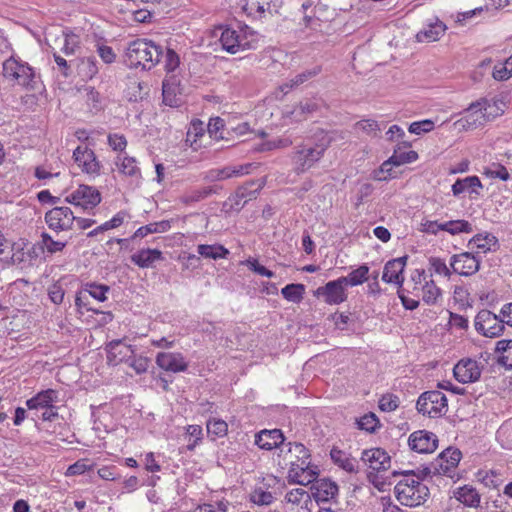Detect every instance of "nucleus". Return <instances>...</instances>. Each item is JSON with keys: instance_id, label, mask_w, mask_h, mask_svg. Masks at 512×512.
Instances as JSON below:
<instances>
[{"instance_id": "6e6d98bb", "label": "nucleus", "mask_w": 512, "mask_h": 512, "mask_svg": "<svg viewBox=\"0 0 512 512\" xmlns=\"http://www.w3.org/2000/svg\"><path fill=\"white\" fill-rule=\"evenodd\" d=\"M109 290V286L105 284L87 283L82 291L95 300L104 302L107 300V293Z\"/></svg>"}, {"instance_id": "72a5a7b5", "label": "nucleus", "mask_w": 512, "mask_h": 512, "mask_svg": "<svg viewBox=\"0 0 512 512\" xmlns=\"http://www.w3.org/2000/svg\"><path fill=\"white\" fill-rule=\"evenodd\" d=\"M411 146L408 142L397 145L390 156L395 162V166L413 163L418 160L419 155L416 151L409 149Z\"/></svg>"}, {"instance_id": "f257e3e1", "label": "nucleus", "mask_w": 512, "mask_h": 512, "mask_svg": "<svg viewBox=\"0 0 512 512\" xmlns=\"http://www.w3.org/2000/svg\"><path fill=\"white\" fill-rule=\"evenodd\" d=\"M163 50L150 39L138 38L128 43L125 51L126 62L130 68L151 70L160 61Z\"/></svg>"}, {"instance_id": "4d7b16f0", "label": "nucleus", "mask_w": 512, "mask_h": 512, "mask_svg": "<svg viewBox=\"0 0 512 512\" xmlns=\"http://www.w3.org/2000/svg\"><path fill=\"white\" fill-rule=\"evenodd\" d=\"M40 248L45 250L48 254H54L61 252L65 246V242L54 240L48 233L43 232L41 234V242L39 243Z\"/></svg>"}, {"instance_id": "3c124183", "label": "nucleus", "mask_w": 512, "mask_h": 512, "mask_svg": "<svg viewBox=\"0 0 512 512\" xmlns=\"http://www.w3.org/2000/svg\"><path fill=\"white\" fill-rule=\"evenodd\" d=\"M206 429L209 436L213 439L223 438L228 433V424L219 418H211L206 423Z\"/></svg>"}, {"instance_id": "aec40b11", "label": "nucleus", "mask_w": 512, "mask_h": 512, "mask_svg": "<svg viewBox=\"0 0 512 512\" xmlns=\"http://www.w3.org/2000/svg\"><path fill=\"white\" fill-rule=\"evenodd\" d=\"M485 122L481 111V103H472L461 118L454 122V127L459 132L469 131L483 125Z\"/></svg>"}, {"instance_id": "774afa93", "label": "nucleus", "mask_w": 512, "mask_h": 512, "mask_svg": "<svg viewBox=\"0 0 512 512\" xmlns=\"http://www.w3.org/2000/svg\"><path fill=\"white\" fill-rule=\"evenodd\" d=\"M180 65L179 55L171 48H167L164 56V68L167 73L174 72Z\"/></svg>"}, {"instance_id": "423d86ee", "label": "nucleus", "mask_w": 512, "mask_h": 512, "mask_svg": "<svg viewBox=\"0 0 512 512\" xmlns=\"http://www.w3.org/2000/svg\"><path fill=\"white\" fill-rule=\"evenodd\" d=\"M58 401V391L46 389L39 391L26 401V406L31 411L41 410L42 421L52 422L58 417V408L55 403Z\"/></svg>"}, {"instance_id": "c03bdc74", "label": "nucleus", "mask_w": 512, "mask_h": 512, "mask_svg": "<svg viewBox=\"0 0 512 512\" xmlns=\"http://www.w3.org/2000/svg\"><path fill=\"white\" fill-rule=\"evenodd\" d=\"M333 462L347 472L356 470V460L348 456L345 452L333 448L330 452Z\"/></svg>"}, {"instance_id": "37998d69", "label": "nucleus", "mask_w": 512, "mask_h": 512, "mask_svg": "<svg viewBox=\"0 0 512 512\" xmlns=\"http://www.w3.org/2000/svg\"><path fill=\"white\" fill-rule=\"evenodd\" d=\"M354 130L368 137H377L381 132L380 124L375 119H362L354 124Z\"/></svg>"}, {"instance_id": "603ef678", "label": "nucleus", "mask_w": 512, "mask_h": 512, "mask_svg": "<svg viewBox=\"0 0 512 512\" xmlns=\"http://www.w3.org/2000/svg\"><path fill=\"white\" fill-rule=\"evenodd\" d=\"M94 467L95 464L93 462L87 458H82L69 465L64 474L66 477L79 476L93 470Z\"/></svg>"}, {"instance_id": "dca6fc26", "label": "nucleus", "mask_w": 512, "mask_h": 512, "mask_svg": "<svg viewBox=\"0 0 512 512\" xmlns=\"http://www.w3.org/2000/svg\"><path fill=\"white\" fill-rule=\"evenodd\" d=\"M408 444L411 450L417 453L429 454L437 449L438 438L432 432L418 430L410 434Z\"/></svg>"}, {"instance_id": "7c9ffc66", "label": "nucleus", "mask_w": 512, "mask_h": 512, "mask_svg": "<svg viewBox=\"0 0 512 512\" xmlns=\"http://www.w3.org/2000/svg\"><path fill=\"white\" fill-rule=\"evenodd\" d=\"M453 497L466 507L476 508L480 504V494L478 491L469 485H464L456 488L453 491Z\"/></svg>"}, {"instance_id": "20e7f679", "label": "nucleus", "mask_w": 512, "mask_h": 512, "mask_svg": "<svg viewBox=\"0 0 512 512\" xmlns=\"http://www.w3.org/2000/svg\"><path fill=\"white\" fill-rule=\"evenodd\" d=\"M411 282L412 293L421 297L428 305L437 303L442 296V291L432 279L431 273H427L424 269H415L411 274Z\"/></svg>"}, {"instance_id": "cd10ccee", "label": "nucleus", "mask_w": 512, "mask_h": 512, "mask_svg": "<svg viewBox=\"0 0 512 512\" xmlns=\"http://www.w3.org/2000/svg\"><path fill=\"white\" fill-rule=\"evenodd\" d=\"M206 125L199 119H193L188 127L185 143L192 150L198 151L206 146Z\"/></svg>"}, {"instance_id": "9b49d317", "label": "nucleus", "mask_w": 512, "mask_h": 512, "mask_svg": "<svg viewBox=\"0 0 512 512\" xmlns=\"http://www.w3.org/2000/svg\"><path fill=\"white\" fill-rule=\"evenodd\" d=\"M102 200L101 193L96 187L81 184L75 190L70 192L65 201L74 206L81 207L83 210H92L100 204Z\"/></svg>"}, {"instance_id": "58836bf2", "label": "nucleus", "mask_w": 512, "mask_h": 512, "mask_svg": "<svg viewBox=\"0 0 512 512\" xmlns=\"http://www.w3.org/2000/svg\"><path fill=\"white\" fill-rule=\"evenodd\" d=\"M496 352L498 354V363L506 369H512V339L498 341Z\"/></svg>"}, {"instance_id": "6ab92c4d", "label": "nucleus", "mask_w": 512, "mask_h": 512, "mask_svg": "<svg viewBox=\"0 0 512 512\" xmlns=\"http://www.w3.org/2000/svg\"><path fill=\"white\" fill-rule=\"evenodd\" d=\"M462 453L457 448L449 447L445 449L434 462V470L438 474L451 476L458 466Z\"/></svg>"}, {"instance_id": "2eb2a0df", "label": "nucleus", "mask_w": 512, "mask_h": 512, "mask_svg": "<svg viewBox=\"0 0 512 512\" xmlns=\"http://www.w3.org/2000/svg\"><path fill=\"white\" fill-rule=\"evenodd\" d=\"M482 368L478 361L471 358H463L454 366L453 374L460 383H473L480 379Z\"/></svg>"}, {"instance_id": "49530a36", "label": "nucleus", "mask_w": 512, "mask_h": 512, "mask_svg": "<svg viewBox=\"0 0 512 512\" xmlns=\"http://www.w3.org/2000/svg\"><path fill=\"white\" fill-rule=\"evenodd\" d=\"M281 294L287 301L298 304L304 298L305 286L300 283L288 284L281 289Z\"/></svg>"}, {"instance_id": "473e14b6", "label": "nucleus", "mask_w": 512, "mask_h": 512, "mask_svg": "<svg viewBox=\"0 0 512 512\" xmlns=\"http://www.w3.org/2000/svg\"><path fill=\"white\" fill-rule=\"evenodd\" d=\"M115 165L118 173L123 176L131 178H140L141 176V170L134 157L119 155L115 160Z\"/></svg>"}, {"instance_id": "864d4df0", "label": "nucleus", "mask_w": 512, "mask_h": 512, "mask_svg": "<svg viewBox=\"0 0 512 512\" xmlns=\"http://www.w3.org/2000/svg\"><path fill=\"white\" fill-rule=\"evenodd\" d=\"M442 231H446L451 235H456L460 233H470L472 232V226L466 220H451L442 223Z\"/></svg>"}, {"instance_id": "bf43d9fd", "label": "nucleus", "mask_w": 512, "mask_h": 512, "mask_svg": "<svg viewBox=\"0 0 512 512\" xmlns=\"http://www.w3.org/2000/svg\"><path fill=\"white\" fill-rule=\"evenodd\" d=\"M186 435L188 436L187 450L193 451L203 439V429L200 425H188L186 427Z\"/></svg>"}, {"instance_id": "5701e85b", "label": "nucleus", "mask_w": 512, "mask_h": 512, "mask_svg": "<svg viewBox=\"0 0 512 512\" xmlns=\"http://www.w3.org/2000/svg\"><path fill=\"white\" fill-rule=\"evenodd\" d=\"M289 510L293 512H311L313 505L311 494L303 488L289 490L285 497Z\"/></svg>"}, {"instance_id": "a211bd4d", "label": "nucleus", "mask_w": 512, "mask_h": 512, "mask_svg": "<svg viewBox=\"0 0 512 512\" xmlns=\"http://www.w3.org/2000/svg\"><path fill=\"white\" fill-rule=\"evenodd\" d=\"M450 266L454 273L470 276L479 270L480 260L470 252H463L452 256Z\"/></svg>"}, {"instance_id": "4468645a", "label": "nucleus", "mask_w": 512, "mask_h": 512, "mask_svg": "<svg viewBox=\"0 0 512 512\" xmlns=\"http://www.w3.org/2000/svg\"><path fill=\"white\" fill-rule=\"evenodd\" d=\"M344 280L341 277L327 282L315 291V296L322 298L328 305H339L347 301L348 293Z\"/></svg>"}, {"instance_id": "79ce46f5", "label": "nucleus", "mask_w": 512, "mask_h": 512, "mask_svg": "<svg viewBox=\"0 0 512 512\" xmlns=\"http://www.w3.org/2000/svg\"><path fill=\"white\" fill-rule=\"evenodd\" d=\"M476 476L479 482L490 489H498L504 481L502 475L495 470L481 469Z\"/></svg>"}, {"instance_id": "a878e982", "label": "nucleus", "mask_w": 512, "mask_h": 512, "mask_svg": "<svg viewBox=\"0 0 512 512\" xmlns=\"http://www.w3.org/2000/svg\"><path fill=\"white\" fill-rule=\"evenodd\" d=\"M407 264V256L389 260L383 269L382 280L401 286L404 282L403 272Z\"/></svg>"}, {"instance_id": "39448f33", "label": "nucleus", "mask_w": 512, "mask_h": 512, "mask_svg": "<svg viewBox=\"0 0 512 512\" xmlns=\"http://www.w3.org/2000/svg\"><path fill=\"white\" fill-rule=\"evenodd\" d=\"M326 150L327 146L323 144L297 146L291 155L294 172L300 175L310 170L321 160Z\"/></svg>"}, {"instance_id": "13d9d810", "label": "nucleus", "mask_w": 512, "mask_h": 512, "mask_svg": "<svg viewBox=\"0 0 512 512\" xmlns=\"http://www.w3.org/2000/svg\"><path fill=\"white\" fill-rule=\"evenodd\" d=\"M225 123L224 120L220 117L211 118L208 125L206 126V131L209 135V138L214 139L215 141H219L224 139Z\"/></svg>"}, {"instance_id": "bb28decb", "label": "nucleus", "mask_w": 512, "mask_h": 512, "mask_svg": "<svg viewBox=\"0 0 512 512\" xmlns=\"http://www.w3.org/2000/svg\"><path fill=\"white\" fill-rule=\"evenodd\" d=\"M107 360L112 365L128 363L134 356L135 350L131 345L123 344L121 340L111 341L107 345Z\"/></svg>"}, {"instance_id": "de8ad7c7", "label": "nucleus", "mask_w": 512, "mask_h": 512, "mask_svg": "<svg viewBox=\"0 0 512 512\" xmlns=\"http://www.w3.org/2000/svg\"><path fill=\"white\" fill-rule=\"evenodd\" d=\"M477 103H481V111L485 122L493 120L504 113V110L501 108L502 102L482 99L477 101Z\"/></svg>"}, {"instance_id": "6e6552de", "label": "nucleus", "mask_w": 512, "mask_h": 512, "mask_svg": "<svg viewBox=\"0 0 512 512\" xmlns=\"http://www.w3.org/2000/svg\"><path fill=\"white\" fill-rule=\"evenodd\" d=\"M72 158L77 168L90 179L101 175L103 166L95 152L88 146H77L73 151Z\"/></svg>"}, {"instance_id": "0e129e2a", "label": "nucleus", "mask_w": 512, "mask_h": 512, "mask_svg": "<svg viewBox=\"0 0 512 512\" xmlns=\"http://www.w3.org/2000/svg\"><path fill=\"white\" fill-rule=\"evenodd\" d=\"M250 500L257 505H270L274 501V496L262 488H255L250 495Z\"/></svg>"}, {"instance_id": "f3484780", "label": "nucleus", "mask_w": 512, "mask_h": 512, "mask_svg": "<svg viewBox=\"0 0 512 512\" xmlns=\"http://www.w3.org/2000/svg\"><path fill=\"white\" fill-rule=\"evenodd\" d=\"M361 460L367 466L368 472H386L391 466L389 454L381 448L364 450Z\"/></svg>"}, {"instance_id": "f03ea898", "label": "nucleus", "mask_w": 512, "mask_h": 512, "mask_svg": "<svg viewBox=\"0 0 512 512\" xmlns=\"http://www.w3.org/2000/svg\"><path fill=\"white\" fill-rule=\"evenodd\" d=\"M260 38V34L252 27L241 24L237 28L225 27L221 32L219 42L223 50L230 54H237L257 49Z\"/></svg>"}, {"instance_id": "4c0bfd02", "label": "nucleus", "mask_w": 512, "mask_h": 512, "mask_svg": "<svg viewBox=\"0 0 512 512\" xmlns=\"http://www.w3.org/2000/svg\"><path fill=\"white\" fill-rule=\"evenodd\" d=\"M98 72V62L95 57L88 56L80 59L78 64V74L83 80H92Z\"/></svg>"}, {"instance_id": "0eeeda50", "label": "nucleus", "mask_w": 512, "mask_h": 512, "mask_svg": "<svg viewBox=\"0 0 512 512\" xmlns=\"http://www.w3.org/2000/svg\"><path fill=\"white\" fill-rule=\"evenodd\" d=\"M416 406L421 414L438 418L448 411V400L441 391H426L420 395Z\"/></svg>"}, {"instance_id": "680f3d73", "label": "nucleus", "mask_w": 512, "mask_h": 512, "mask_svg": "<svg viewBox=\"0 0 512 512\" xmlns=\"http://www.w3.org/2000/svg\"><path fill=\"white\" fill-rule=\"evenodd\" d=\"M317 109L318 106L315 102L306 101L297 105L291 112V115L294 116L295 121H302L308 114L315 112Z\"/></svg>"}, {"instance_id": "c9c22d12", "label": "nucleus", "mask_w": 512, "mask_h": 512, "mask_svg": "<svg viewBox=\"0 0 512 512\" xmlns=\"http://www.w3.org/2000/svg\"><path fill=\"white\" fill-rule=\"evenodd\" d=\"M469 245L472 249H476L477 253H487L497 246V239L491 234H477L470 241Z\"/></svg>"}, {"instance_id": "e2e57ef3", "label": "nucleus", "mask_w": 512, "mask_h": 512, "mask_svg": "<svg viewBox=\"0 0 512 512\" xmlns=\"http://www.w3.org/2000/svg\"><path fill=\"white\" fill-rule=\"evenodd\" d=\"M427 273H435L447 278H449L451 275V271L446 262L439 257L429 258V269Z\"/></svg>"}, {"instance_id": "b1692460", "label": "nucleus", "mask_w": 512, "mask_h": 512, "mask_svg": "<svg viewBox=\"0 0 512 512\" xmlns=\"http://www.w3.org/2000/svg\"><path fill=\"white\" fill-rule=\"evenodd\" d=\"M311 491V496L318 504L326 503L337 498L338 486L335 482L326 478L319 480L315 479V482L311 487Z\"/></svg>"}, {"instance_id": "ddd939ff", "label": "nucleus", "mask_w": 512, "mask_h": 512, "mask_svg": "<svg viewBox=\"0 0 512 512\" xmlns=\"http://www.w3.org/2000/svg\"><path fill=\"white\" fill-rule=\"evenodd\" d=\"M75 221L74 212L67 206L54 207L45 214L48 227L56 232L72 230Z\"/></svg>"}, {"instance_id": "7ed1b4c3", "label": "nucleus", "mask_w": 512, "mask_h": 512, "mask_svg": "<svg viewBox=\"0 0 512 512\" xmlns=\"http://www.w3.org/2000/svg\"><path fill=\"white\" fill-rule=\"evenodd\" d=\"M396 499L404 506L417 507L429 497V489L414 472L404 473L394 487Z\"/></svg>"}, {"instance_id": "a19ab883", "label": "nucleus", "mask_w": 512, "mask_h": 512, "mask_svg": "<svg viewBox=\"0 0 512 512\" xmlns=\"http://www.w3.org/2000/svg\"><path fill=\"white\" fill-rule=\"evenodd\" d=\"M482 175L491 180L508 181L510 179V173L506 166L499 162H492L487 166L483 167Z\"/></svg>"}, {"instance_id": "a18cd8bd", "label": "nucleus", "mask_w": 512, "mask_h": 512, "mask_svg": "<svg viewBox=\"0 0 512 512\" xmlns=\"http://www.w3.org/2000/svg\"><path fill=\"white\" fill-rule=\"evenodd\" d=\"M178 91L179 86L175 83L173 77L164 79L162 83V94L165 104L171 107L176 106L178 103L176 98Z\"/></svg>"}, {"instance_id": "9d476101", "label": "nucleus", "mask_w": 512, "mask_h": 512, "mask_svg": "<svg viewBox=\"0 0 512 512\" xmlns=\"http://www.w3.org/2000/svg\"><path fill=\"white\" fill-rule=\"evenodd\" d=\"M283 0H242L245 14L254 20H262L280 13Z\"/></svg>"}, {"instance_id": "69168bd1", "label": "nucleus", "mask_w": 512, "mask_h": 512, "mask_svg": "<svg viewBox=\"0 0 512 512\" xmlns=\"http://www.w3.org/2000/svg\"><path fill=\"white\" fill-rule=\"evenodd\" d=\"M399 403L400 400L398 396L387 393L382 395L379 399V408L383 412H392L399 407Z\"/></svg>"}, {"instance_id": "338daca9", "label": "nucleus", "mask_w": 512, "mask_h": 512, "mask_svg": "<svg viewBox=\"0 0 512 512\" xmlns=\"http://www.w3.org/2000/svg\"><path fill=\"white\" fill-rule=\"evenodd\" d=\"M453 300L459 304L460 307L471 306V298L468 289L464 286H455L453 291Z\"/></svg>"}, {"instance_id": "1a4fd4ad", "label": "nucleus", "mask_w": 512, "mask_h": 512, "mask_svg": "<svg viewBox=\"0 0 512 512\" xmlns=\"http://www.w3.org/2000/svg\"><path fill=\"white\" fill-rule=\"evenodd\" d=\"M3 75L6 79L15 82L22 87H33L35 73L32 67L14 57H10L3 63Z\"/></svg>"}, {"instance_id": "412c9836", "label": "nucleus", "mask_w": 512, "mask_h": 512, "mask_svg": "<svg viewBox=\"0 0 512 512\" xmlns=\"http://www.w3.org/2000/svg\"><path fill=\"white\" fill-rule=\"evenodd\" d=\"M156 364L164 371L179 373L188 369V362L180 352H159L156 355Z\"/></svg>"}, {"instance_id": "052dcab7", "label": "nucleus", "mask_w": 512, "mask_h": 512, "mask_svg": "<svg viewBox=\"0 0 512 512\" xmlns=\"http://www.w3.org/2000/svg\"><path fill=\"white\" fill-rule=\"evenodd\" d=\"M395 162L391 157L385 160L379 170L375 174V179L378 181H388L397 177L396 172L393 170Z\"/></svg>"}, {"instance_id": "ea45409f", "label": "nucleus", "mask_w": 512, "mask_h": 512, "mask_svg": "<svg viewBox=\"0 0 512 512\" xmlns=\"http://www.w3.org/2000/svg\"><path fill=\"white\" fill-rule=\"evenodd\" d=\"M198 254L209 259H225L229 255V250L220 244H200L197 247Z\"/></svg>"}, {"instance_id": "e433bc0d", "label": "nucleus", "mask_w": 512, "mask_h": 512, "mask_svg": "<svg viewBox=\"0 0 512 512\" xmlns=\"http://www.w3.org/2000/svg\"><path fill=\"white\" fill-rule=\"evenodd\" d=\"M370 268L367 264H362L349 272L347 276H341L346 286H359L369 279Z\"/></svg>"}, {"instance_id": "09e8293b", "label": "nucleus", "mask_w": 512, "mask_h": 512, "mask_svg": "<svg viewBox=\"0 0 512 512\" xmlns=\"http://www.w3.org/2000/svg\"><path fill=\"white\" fill-rule=\"evenodd\" d=\"M64 43L62 47V51L66 55H72L77 50L80 49L81 46V38L80 35L74 32L73 30L67 29L63 31Z\"/></svg>"}, {"instance_id": "8fccbe9b", "label": "nucleus", "mask_w": 512, "mask_h": 512, "mask_svg": "<svg viewBox=\"0 0 512 512\" xmlns=\"http://www.w3.org/2000/svg\"><path fill=\"white\" fill-rule=\"evenodd\" d=\"M445 26L442 23L429 25L426 29L417 34V38L421 42H434L444 34Z\"/></svg>"}, {"instance_id": "2f4dec72", "label": "nucleus", "mask_w": 512, "mask_h": 512, "mask_svg": "<svg viewBox=\"0 0 512 512\" xmlns=\"http://www.w3.org/2000/svg\"><path fill=\"white\" fill-rule=\"evenodd\" d=\"M163 259L162 252L158 249H141L131 256V261L140 268H149L156 261Z\"/></svg>"}, {"instance_id": "5fc2aeb1", "label": "nucleus", "mask_w": 512, "mask_h": 512, "mask_svg": "<svg viewBox=\"0 0 512 512\" xmlns=\"http://www.w3.org/2000/svg\"><path fill=\"white\" fill-rule=\"evenodd\" d=\"M128 216L129 215L126 211H119L110 220L104 222L103 224L95 228L93 231H91L90 235H96L99 232L118 228L123 224V222Z\"/></svg>"}, {"instance_id": "c756f323", "label": "nucleus", "mask_w": 512, "mask_h": 512, "mask_svg": "<svg viewBox=\"0 0 512 512\" xmlns=\"http://www.w3.org/2000/svg\"><path fill=\"white\" fill-rule=\"evenodd\" d=\"M483 189V184L478 176H468L463 179H457L452 185V193L454 196H459L464 192H469L470 195L475 194L478 196Z\"/></svg>"}, {"instance_id": "f704fd0d", "label": "nucleus", "mask_w": 512, "mask_h": 512, "mask_svg": "<svg viewBox=\"0 0 512 512\" xmlns=\"http://www.w3.org/2000/svg\"><path fill=\"white\" fill-rule=\"evenodd\" d=\"M90 296L83 291H80L76 294L75 297V306L76 311L80 317L84 316L88 312H92L94 314H103L105 319L112 320L113 315L111 312H103L96 307H93L90 302Z\"/></svg>"}, {"instance_id": "f8f14e48", "label": "nucleus", "mask_w": 512, "mask_h": 512, "mask_svg": "<svg viewBox=\"0 0 512 512\" xmlns=\"http://www.w3.org/2000/svg\"><path fill=\"white\" fill-rule=\"evenodd\" d=\"M474 326L479 334L489 338L499 337L505 329L503 318L486 309L477 313Z\"/></svg>"}, {"instance_id": "393cba45", "label": "nucleus", "mask_w": 512, "mask_h": 512, "mask_svg": "<svg viewBox=\"0 0 512 512\" xmlns=\"http://www.w3.org/2000/svg\"><path fill=\"white\" fill-rule=\"evenodd\" d=\"M316 476L317 472L310 465V460L289 466L288 479L290 482L305 486L314 482Z\"/></svg>"}, {"instance_id": "4be33fe9", "label": "nucleus", "mask_w": 512, "mask_h": 512, "mask_svg": "<svg viewBox=\"0 0 512 512\" xmlns=\"http://www.w3.org/2000/svg\"><path fill=\"white\" fill-rule=\"evenodd\" d=\"M279 457L282 459V464L291 466L293 464H300L310 460L309 450L302 443H291L284 445L280 449Z\"/></svg>"}, {"instance_id": "c85d7f7f", "label": "nucleus", "mask_w": 512, "mask_h": 512, "mask_svg": "<svg viewBox=\"0 0 512 512\" xmlns=\"http://www.w3.org/2000/svg\"><path fill=\"white\" fill-rule=\"evenodd\" d=\"M284 435L280 429L261 430L255 435V444L263 450H272L284 442Z\"/></svg>"}]
</instances>
